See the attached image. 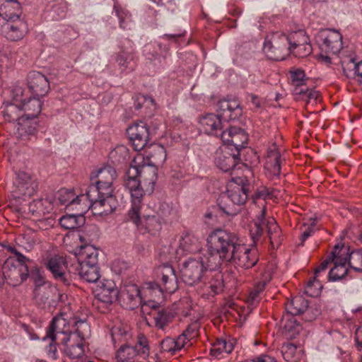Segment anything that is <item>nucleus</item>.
<instances>
[{
    "label": "nucleus",
    "mask_w": 362,
    "mask_h": 362,
    "mask_svg": "<svg viewBox=\"0 0 362 362\" xmlns=\"http://www.w3.org/2000/svg\"><path fill=\"white\" fill-rule=\"evenodd\" d=\"M128 179L125 187L132 198V206L128 213V219L136 227L145 229L152 235H156L161 229L162 221L168 222L174 211L168 204H162L158 215L147 216L141 218L142 199L146 192L151 193L157 179V169L154 164L139 165L134 159L127 171Z\"/></svg>",
    "instance_id": "f257e3e1"
},
{
    "label": "nucleus",
    "mask_w": 362,
    "mask_h": 362,
    "mask_svg": "<svg viewBox=\"0 0 362 362\" xmlns=\"http://www.w3.org/2000/svg\"><path fill=\"white\" fill-rule=\"evenodd\" d=\"M97 178L87 189L88 208L95 214L106 215L112 213L117 206V202L113 196L112 183L117 177L115 169L107 165L99 169L95 174H91L90 179Z\"/></svg>",
    "instance_id": "f03ea898"
},
{
    "label": "nucleus",
    "mask_w": 362,
    "mask_h": 362,
    "mask_svg": "<svg viewBox=\"0 0 362 362\" xmlns=\"http://www.w3.org/2000/svg\"><path fill=\"white\" fill-rule=\"evenodd\" d=\"M218 114L208 113L202 115L199 120L201 130L205 134L221 138L226 128L225 122L238 119L242 115L240 103L235 99H223L218 102Z\"/></svg>",
    "instance_id": "7ed1b4c3"
},
{
    "label": "nucleus",
    "mask_w": 362,
    "mask_h": 362,
    "mask_svg": "<svg viewBox=\"0 0 362 362\" xmlns=\"http://www.w3.org/2000/svg\"><path fill=\"white\" fill-rule=\"evenodd\" d=\"M240 238L237 233L226 229L216 228L206 238L209 265L212 268H220L234 252Z\"/></svg>",
    "instance_id": "20e7f679"
},
{
    "label": "nucleus",
    "mask_w": 362,
    "mask_h": 362,
    "mask_svg": "<svg viewBox=\"0 0 362 362\" xmlns=\"http://www.w3.org/2000/svg\"><path fill=\"white\" fill-rule=\"evenodd\" d=\"M252 184L245 176L233 178L227 190L219 198L220 209L228 216H235L238 209L235 206H241L247 200Z\"/></svg>",
    "instance_id": "39448f33"
},
{
    "label": "nucleus",
    "mask_w": 362,
    "mask_h": 362,
    "mask_svg": "<svg viewBox=\"0 0 362 362\" xmlns=\"http://www.w3.org/2000/svg\"><path fill=\"white\" fill-rule=\"evenodd\" d=\"M11 251L16 257H8L4 262L2 269L8 284L16 286L27 280L29 276V268L33 262L16 249L11 248Z\"/></svg>",
    "instance_id": "423d86ee"
},
{
    "label": "nucleus",
    "mask_w": 362,
    "mask_h": 362,
    "mask_svg": "<svg viewBox=\"0 0 362 362\" xmlns=\"http://www.w3.org/2000/svg\"><path fill=\"white\" fill-rule=\"evenodd\" d=\"M250 233L254 243L262 238L264 240L268 238L273 248L278 247L282 241L280 227L273 218L265 220V209H264L251 227Z\"/></svg>",
    "instance_id": "0eeeda50"
},
{
    "label": "nucleus",
    "mask_w": 362,
    "mask_h": 362,
    "mask_svg": "<svg viewBox=\"0 0 362 362\" xmlns=\"http://www.w3.org/2000/svg\"><path fill=\"white\" fill-rule=\"evenodd\" d=\"M209 264V257L206 254H199L185 260L180 268L183 282L189 286H194L202 281L207 270L218 269L212 268Z\"/></svg>",
    "instance_id": "6e6552de"
},
{
    "label": "nucleus",
    "mask_w": 362,
    "mask_h": 362,
    "mask_svg": "<svg viewBox=\"0 0 362 362\" xmlns=\"http://www.w3.org/2000/svg\"><path fill=\"white\" fill-rule=\"evenodd\" d=\"M157 272L158 278L160 276V282H146L144 284V288L158 297L163 296L164 292L170 294L175 292L178 284L173 267L169 264H163L158 268Z\"/></svg>",
    "instance_id": "1a4fd4ad"
},
{
    "label": "nucleus",
    "mask_w": 362,
    "mask_h": 362,
    "mask_svg": "<svg viewBox=\"0 0 362 362\" xmlns=\"http://www.w3.org/2000/svg\"><path fill=\"white\" fill-rule=\"evenodd\" d=\"M288 45V35L276 32L266 38L263 50L267 57L272 60H284L291 53V47Z\"/></svg>",
    "instance_id": "9d476101"
},
{
    "label": "nucleus",
    "mask_w": 362,
    "mask_h": 362,
    "mask_svg": "<svg viewBox=\"0 0 362 362\" xmlns=\"http://www.w3.org/2000/svg\"><path fill=\"white\" fill-rule=\"evenodd\" d=\"M258 260L257 249L253 245L247 247L240 241L225 264L248 269L254 267Z\"/></svg>",
    "instance_id": "9b49d317"
},
{
    "label": "nucleus",
    "mask_w": 362,
    "mask_h": 362,
    "mask_svg": "<svg viewBox=\"0 0 362 362\" xmlns=\"http://www.w3.org/2000/svg\"><path fill=\"white\" fill-rule=\"evenodd\" d=\"M315 38L320 52L325 54H337L342 49V35L337 30H321Z\"/></svg>",
    "instance_id": "f8f14e48"
},
{
    "label": "nucleus",
    "mask_w": 362,
    "mask_h": 362,
    "mask_svg": "<svg viewBox=\"0 0 362 362\" xmlns=\"http://www.w3.org/2000/svg\"><path fill=\"white\" fill-rule=\"evenodd\" d=\"M76 332H71L67 337L62 339L64 353L71 358H78L84 354L83 341L86 334L79 329L88 328V325L84 321H80L76 323Z\"/></svg>",
    "instance_id": "ddd939ff"
},
{
    "label": "nucleus",
    "mask_w": 362,
    "mask_h": 362,
    "mask_svg": "<svg viewBox=\"0 0 362 362\" xmlns=\"http://www.w3.org/2000/svg\"><path fill=\"white\" fill-rule=\"evenodd\" d=\"M37 187V183L33 177L26 172L20 171L13 182L11 197L16 200H25L34 194Z\"/></svg>",
    "instance_id": "4468645a"
},
{
    "label": "nucleus",
    "mask_w": 362,
    "mask_h": 362,
    "mask_svg": "<svg viewBox=\"0 0 362 362\" xmlns=\"http://www.w3.org/2000/svg\"><path fill=\"white\" fill-rule=\"evenodd\" d=\"M285 315L294 317L307 311L305 320L312 321L320 314V309L309 307L308 300L302 296H296L286 303Z\"/></svg>",
    "instance_id": "2eb2a0df"
},
{
    "label": "nucleus",
    "mask_w": 362,
    "mask_h": 362,
    "mask_svg": "<svg viewBox=\"0 0 362 362\" xmlns=\"http://www.w3.org/2000/svg\"><path fill=\"white\" fill-rule=\"evenodd\" d=\"M66 321L63 318L54 317L47 329L46 335L42 338L43 341H49V344L45 346V351L47 356L52 360L57 358V344L56 341L58 339L59 334H64L60 325H65Z\"/></svg>",
    "instance_id": "dca6fc26"
},
{
    "label": "nucleus",
    "mask_w": 362,
    "mask_h": 362,
    "mask_svg": "<svg viewBox=\"0 0 362 362\" xmlns=\"http://www.w3.org/2000/svg\"><path fill=\"white\" fill-rule=\"evenodd\" d=\"M127 134L135 151H140L147 146L149 130L144 122L140 121L130 125L127 129Z\"/></svg>",
    "instance_id": "f3484780"
},
{
    "label": "nucleus",
    "mask_w": 362,
    "mask_h": 362,
    "mask_svg": "<svg viewBox=\"0 0 362 362\" xmlns=\"http://www.w3.org/2000/svg\"><path fill=\"white\" fill-rule=\"evenodd\" d=\"M240 160L238 152H233L229 146H221L214 153V163L223 172H228L233 169Z\"/></svg>",
    "instance_id": "a211bd4d"
},
{
    "label": "nucleus",
    "mask_w": 362,
    "mask_h": 362,
    "mask_svg": "<svg viewBox=\"0 0 362 362\" xmlns=\"http://www.w3.org/2000/svg\"><path fill=\"white\" fill-rule=\"evenodd\" d=\"M221 140L224 146H229L233 152L240 151L243 148L247 143V136L240 128L230 127L226 128L224 132H222Z\"/></svg>",
    "instance_id": "6ab92c4d"
},
{
    "label": "nucleus",
    "mask_w": 362,
    "mask_h": 362,
    "mask_svg": "<svg viewBox=\"0 0 362 362\" xmlns=\"http://www.w3.org/2000/svg\"><path fill=\"white\" fill-rule=\"evenodd\" d=\"M2 35L9 41L16 42L22 40L28 33V25L21 18L0 22Z\"/></svg>",
    "instance_id": "aec40b11"
},
{
    "label": "nucleus",
    "mask_w": 362,
    "mask_h": 362,
    "mask_svg": "<svg viewBox=\"0 0 362 362\" xmlns=\"http://www.w3.org/2000/svg\"><path fill=\"white\" fill-rule=\"evenodd\" d=\"M118 299L125 309L134 310L141 303L140 290L135 284L125 285L119 292Z\"/></svg>",
    "instance_id": "412c9836"
},
{
    "label": "nucleus",
    "mask_w": 362,
    "mask_h": 362,
    "mask_svg": "<svg viewBox=\"0 0 362 362\" xmlns=\"http://www.w3.org/2000/svg\"><path fill=\"white\" fill-rule=\"evenodd\" d=\"M45 265L55 280L65 284H69L66 272L67 264L63 257L57 255L50 256L47 258Z\"/></svg>",
    "instance_id": "4be33fe9"
},
{
    "label": "nucleus",
    "mask_w": 362,
    "mask_h": 362,
    "mask_svg": "<svg viewBox=\"0 0 362 362\" xmlns=\"http://www.w3.org/2000/svg\"><path fill=\"white\" fill-rule=\"evenodd\" d=\"M27 81L29 90L37 97L45 96L49 89L48 79L39 71L30 72Z\"/></svg>",
    "instance_id": "5701e85b"
},
{
    "label": "nucleus",
    "mask_w": 362,
    "mask_h": 362,
    "mask_svg": "<svg viewBox=\"0 0 362 362\" xmlns=\"http://www.w3.org/2000/svg\"><path fill=\"white\" fill-rule=\"evenodd\" d=\"M57 199L62 206L66 208L74 209V206L85 204L88 202L87 191L86 194H80L76 195L73 189H67L62 188L59 189L57 194Z\"/></svg>",
    "instance_id": "b1692460"
},
{
    "label": "nucleus",
    "mask_w": 362,
    "mask_h": 362,
    "mask_svg": "<svg viewBox=\"0 0 362 362\" xmlns=\"http://www.w3.org/2000/svg\"><path fill=\"white\" fill-rule=\"evenodd\" d=\"M35 118L21 117L16 125V136L23 141L32 140L35 137L37 122Z\"/></svg>",
    "instance_id": "393cba45"
},
{
    "label": "nucleus",
    "mask_w": 362,
    "mask_h": 362,
    "mask_svg": "<svg viewBox=\"0 0 362 362\" xmlns=\"http://www.w3.org/2000/svg\"><path fill=\"white\" fill-rule=\"evenodd\" d=\"M0 4V22H9L21 18V6L17 0H3Z\"/></svg>",
    "instance_id": "a878e982"
},
{
    "label": "nucleus",
    "mask_w": 362,
    "mask_h": 362,
    "mask_svg": "<svg viewBox=\"0 0 362 362\" xmlns=\"http://www.w3.org/2000/svg\"><path fill=\"white\" fill-rule=\"evenodd\" d=\"M160 347L162 351L174 355L182 349L190 347V343L184 334H180L177 339L166 337L161 341Z\"/></svg>",
    "instance_id": "bb28decb"
},
{
    "label": "nucleus",
    "mask_w": 362,
    "mask_h": 362,
    "mask_svg": "<svg viewBox=\"0 0 362 362\" xmlns=\"http://www.w3.org/2000/svg\"><path fill=\"white\" fill-rule=\"evenodd\" d=\"M98 252L90 245L81 246L76 253L78 266L98 265Z\"/></svg>",
    "instance_id": "cd10ccee"
},
{
    "label": "nucleus",
    "mask_w": 362,
    "mask_h": 362,
    "mask_svg": "<svg viewBox=\"0 0 362 362\" xmlns=\"http://www.w3.org/2000/svg\"><path fill=\"white\" fill-rule=\"evenodd\" d=\"M265 168L274 176H279L281 172V154L276 144L268 148Z\"/></svg>",
    "instance_id": "c85d7f7f"
},
{
    "label": "nucleus",
    "mask_w": 362,
    "mask_h": 362,
    "mask_svg": "<svg viewBox=\"0 0 362 362\" xmlns=\"http://www.w3.org/2000/svg\"><path fill=\"white\" fill-rule=\"evenodd\" d=\"M199 239L190 233H183L179 240V247L176 250L178 255H182L185 252H195L200 250Z\"/></svg>",
    "instance_id": "c756f323"
},
{
    "label": "nucleus",
    "mask_w": 362,
    "mask_h": 362,
    "mask_svg": "<svg viewBox=\"0 0 362 362\" xmlns=\"http://www.w3.org/2000/svg\"><path fill=\"white\" fill-rule=\"evenodd\" d=\"M42 97H37L33 95V97L25 98L21 103V107L24 112L21 117L36 118L42 110Z\"/></svg>",
    "instance_id": "7c9ffc66"
},
{
    "label": "nucleus",
    "mask_w": 362,
    "mask_h": 362,
    "mask_svg": "<svg viewBox=\"0 0 362 362\" xmlns=\"http://www.w3.org/2000/svg\"><path fill=\"white\" fill-rule=\"evenodd\" d=\"M348 248L344 255L338 254L334 263V267L329 272V279L336 281L342 279L347 274L348 269L346 267L347 262Z\"/></svg>",
    "instance_id": "2f4dec72"
},
{
    "label": "nucleus",
    "mask_w": 362,
    "mask_h": 362,
    "mask_svg": "<svg viewBox=\"0 0 362 362\" xmlns=\"http://www.w3.org/2000/svg\"><path fill=\"white\" fill-rule=\"evenodd\" d=\"M66 4L63 1H56L46 8L45 17L50 21H59L66 17Z\"/></svg>",
    "instance_id": "473e14b6"
},
{
    "label": "nucleus",
    "mask_w": 362,
    "mask_h": 362,
    "mask_svg": "<svg viewBox=\"0 0 362 362\" xmlns=\"http://www.w3.org/2000/svg\"><path fill=\"white\" fill-rule=\"evenodd\" d=\"M234 349V343L233 340L226 339H217L211 344L210 348V354L215 358L223 357L225 354L232 352Z\"/></svg>",
    "instance_id": "72a5a7b5"
},
{
    "label": "nucleus",
    "mask_w": 362,
    "mask_h": 362,
    "mask_svg": "<svg viewBox=\"0 0 362 362\" xmlns=\"http://www.w3.org/2000/svg\"><path fill=\"white\" fill-rule=\"evenodd\" d=\"M223 288V275L221 273H216L213 276H208V281L203 283L202 289L204 294L214 296L219 293Z\"/></svg>",
    "instance_id": "f704fd0d"
},
{
    "label": "nucleus",
    "mask_w": 362,
    "mask_h": 362,
    "mask_svg": "<svg viewBox=\"0 0 362 362\" xmlns=\"http://www.w3.org/2000/svg\"><path fill=\"white\" fill-rule=\"evenodd\" d=\"M153 317L156 328L166 332L174 318V315L170 310L162 308L156 311Z\"/></svg>",
    "instance_id": "c9c22d12"
},
{
    "label": "nucleus",
    "mask_w": 362,
    "mask_h": 362,
    "mask_svg": "<svg viewBox=\"0 0 362 362\" xmlns=\"http://www.w3.org/2000/svg\"><path fill=\"white\" fill-rule=\"evenodd\" d=\"M86 218L82 214H66L59 219L60 226L66 230L77 229L85 224Z\"/></svg>",
    "instance_id": "e433bc0d"
},
{
    "label": "nucleus",
    "mask_w": 362,
    "mask_h": 362,
    "mask_svg": "<svg viewBox=\"0 0 362 362\" xmlns=\"http://www.w3.org/2000/svg\"><path fill=\"white\" fill-rule=\"evenodd\" d=\"M282 320L285 322L284 325V335L288 339L296 338L302 330L301 325L297 322L294 317L288 315H284Z\"/></svg>",
    "instance_id": "4c0bfd02"
},
{
    "label": "nucleus",
    "mask_w": 362,
    "mask_h": 362,
    "mask_svg": "<svg viewBox=\"0 0 362 362\" xmlns=\"http://www.w3.org/2000/svg\"><path fill=\"white\" fill-rule=\"evenodd\" d=\"M52 209V204L47 199H35L28 205L29 211L37 217L49 214Z\"/></svg>",
    "instance_id": "58836bf2"
},
{
    "label": "nucleus",
    "mask_w": 362,
    "mask_h": 362,
    "mask_svg": "<svg viewBox=\"0 0 362 362\" xmlns=\"http://www.w3.org/2000/svg\"><path fill=\"white\" fill-rule=\"evenodd\" d=\"M77 270L81 278L88 283H97L100 279L98 265L78 266Z\"/></svg>",
    "instance_id": "ea45409f"
},
{
    "label": "nucleus",
    "mask_w": 362,
    "mask_h": 362,
    "mask_svg": "<svg viewBox=\"0 0 362 362\" xmlns=\"http://www.w3.org/2000/svg\"><path fill=\"white\" fill-rule=\"evenodd\" d=\"M346 252V247L344 245H340V244H337L331 252V254L327 257L326 259H325L320 265L316 268L315 270V276L314 279H317L319 274L322 272H325L327 269V266L330 262L334 263L335 259L338 254L344 255Z\"/></svg>",
    "instance_id": "a19ab883"
},
{
    "label": "nucleus",
    "mask_w": 362,
    "mask_h": 362,
    "mask_svg": "<svg viewBox=\"0 0 362 362\" xmlns=\"http://www.w3.org/2000/svg\"><path fill=\"white\" fill-rule=\"evenodd\" d=\"M131 337L132 334L127 326L122 325H115L111 329V337L115 346H116L117 344L122 342L125 344Z\"/></svg>",
    "instance_id": "79ce46f5"
},
{
    "label": "nucleus",
    "mask_w": 362,
    "mask_h": 362,
    "mask_svg": "<svg viewBox=\"0 0 362 362\" xmlns=\"http://www.w3.org/2000/svg\"><path fill=\"white\" fill-rule=\"evenodd\" d=\"M301 349L292 343H285L281 346V354L288 362H298L301 358Z\"/></svg>",
    "instance_id": "37998d69"
},
{
    "label": "nucleus",
    "mask_w": 362,
    "mask_h": 362,
    "mask_svg": "<svg viewBox=\"0 0 362 362\" xmlns=\"http://www.w3.org/2000/svg\"><path fill=\"white\" fill-rule=\"evenodd\" d=\"M113 10L119 19V27L124 30H130L133 25L131 13L119 4L115 3Z\"/></svg>",
    "instance_id": "c03bdc74"
},
{
    "label": "nucleus",
    "mask_w": 362,
    "mask_h": 362,
    "mask_svg": "<svg viewBox=\"0 0 362 362\" xmlns=\"http://www.w3.org/2000/svg\"><path fill=\"white\" fill-rule=\"evenodd\" d=\"M139 354L140 351L137 350V346H130L125 343L117 351L116 358L120 362H131Z\"/></svg>",
    "instance_id": "a18cd8bd"
},
{
    "label": "nucleus",
    "mask_w": 362,
    "mask_h": 362,
    "mask_svg": "<svg viewBox=\"0 0 362 362\" xmlns=\"http://www.w3.org/2000/svg\"><path fill=\"white\" fill-rule=\"evenodd\" d=\"M22 108L21 104L9 103L6 105L5 109L3 110V115L4 119L8 122L16 121L19 122V119L21 118Z\"/></svg>",
    "instance_id": "49530a36"
},
{
    "label": "nucleus",
    "mask_w": 362,
    "mask_h": 362,
    "mask_svg": "<svg viewBox=\"0 0 362 362\" xmlns=\"http://www.w3.org/2000/svg\"><path fill=\"white\" fill-rule=\"evenodd\" d=\"M347 261L350 267L356 272H362V249L348 252Z\"/></svg>",
    "instance_id": "de8ad7c7"
},
{
    "label": "nucleus",
    "mask_w": 362,
    "mask_h": 362,
    "mask_svg": "<svg viewBox=\"0 0 362 362\" xmlns=\"http://www.w3.org/2000/svg\"><path fill=\"white\" fill-rule=\"evenodd\" d=\"M51 288L49 286L44 287L34 288L33 298L36 303L40 306L46 303L50 297Z\"/></svg>",
    "instance_id": "09e8293b"
},
{
    "label": "nucleus",
    "mask_w": 362,
    "mask_h": 362,
    "mask_svg": "<svg viewBox=\"0 0 362 362\" xmlns=\"http://www.w3.org/2000/svg\"><path fill=\"white\" fill-rule=\"evenodd\" d=\"M29 276L33 280L35 288L44 287L49 285V282L46 281L42 275L40 268L37 267H30L29 268Z\"/></svg>",
    "instance_id": "8fccbe9b"
},
{
    "label": "nucleus",
    "mask_w": 362,
    "mask_h": 362,
    "mask_svg": "<svg viewBox=\"0 0 362 362\" xmlns=\"http://www.w3.org/2000/svg\"><path fill=\"white\" fill-rule=\"evenodd\" d=\"M95 295L100 301L108 305L118 299L119 291L117 289L100 290Z\"/></svg>",
    "instance_id": "3c124183"
},
{
    "label": "nucleus",
    "mask_w": 362,
    "mask_h": 362,
    "mask_svg": "<svg viewBox=\"0 0 362 362\" xmlns=\"http://www.w3.org/2000/svg\"><path fill=\"white\" fill-rule=\"evenodd\" d=\"M289 47H291V50L292 48H295L298 45L303 44L308 41H309V37L305 35V33L299 30L298 31L291 33L289 35Z\"/></svg>",
    "instance_id": "603ef678"
},
{
    "label": "nucleus",
    "mask_w": 362,
    "mask_h": 362,
    "mask_svg": "<svg viewBox=\"0 0 362 362\" xmlns=\"http://www.w3.org/2000/svg\"><path fill=\"white\" fill-rule=\"evenodd\" d=\"M291 83L295 88H304L305 83V74L304 71L301 69H295L290 71Z\"/></svg>",
    "instance_id": "864d4df0"
},
{
    "label": "nucleus",
    "mask_w": 362,
    "mask_h": 362,
    "mask_svg": "<svg viewBox=\"0 0 362 362\" xmlns=\"http://www.w3.org/2000/svg\"><path fill=\"white\" fill-rule=\"evenodd\" d=\"M264 276L265 277L262 281L257 282L250 292V297L252 302L257 300L259 293L264 289L265 286L272 279L270 273H266Z\"/></svg>",
    "instance_id": "5fc2aeb1"
},
{
    "label": "nucleus",
    "mask_w": 362,
    "mask_h": 362,
    "mask_svg": "<svg viewBox=\"0 0 362 362\" xmlns=\"http://www.w3.org/2000/svg\"><path fill=\"white\" fill-rule=\"evenodd\" d=\"M293 93L296 95H302L303 98L308 103H316L320 96V93L318 91L308 90L305 87H304L303 88H300L299 90L298 88H295L293 89Z\"/></svg>",
    "instance_id": "6e6d98bb"
},
{
    "label": "nucleus",
    "mask_w": 362,
    "mask_h": 362,
    "mask_svg": "<svg viewBox=\"0 0 362 362\" xmlns=\"http://www.w3.org/2000/svg\"><path fill=\"white\" fill-rule=\"evenodd\" d=\"M133 60V55L127 52L122 51L118 54L116 58V61L119 66L122 68V71L125 69H133V65L131 64Z\"/></svg>",
    "instance_id": "4d7b16f0"
},
{
    "label": "nucleus",
    "mask_w": 362,
    "mask_h": 362,
    "mask_svg": "<svg viewBox=\"0 0 362 362\" xmlns=\"http://www.w3.org/2000/svg\"><path fill=\"white\" fill-rule=\"evenodd\" d=\"M309 223H304L303 227L305 228V229L303 230V228H300L302 230V233L300 238V244L303 245L305 241L310 237L313 234H314L315 231L316 230L315 226L317 220L316 218H310L309 220Z\"/></svg>",
    "instance_id": "13d9d810"
},
{
    "label": "nucleus",
    "mask_w": 362,
    "mask_h": 362,
    "mask_svg": "<svg viewBox=\"0 0 362 362\" xmlns=\"http://www.w3.org/2000/svg\"><path fill=\"white\" fill-rule=\"evenodd\" d=\"M322 285L317 279L309 280L305 288V293L311 297L318 296L320 293Z\"/></svg>",
    "instance_id": "bf43d9fd"
},
{
    "label": "nucleus",
    "mask_w": 362,
    "mask_h": 362,
    "mask_svg": "<svg viewBox=\"0 0 362 362\" xmlns=\"http://www.w3.org/2000/svg\"><path fill=\"white\" fill-rule=\"evenodd\" d=\"M312 52V47L309 43V41L298 45L295 48H292L291 53H292L296 57H305L309 55Z\"/></svg>",
    "instance_id": "052dcab7"
},
{
    "label": "nucleus",
    "mask_w": 362,
    "mask_h": 362,
    "mask_svg": "<svg viewBox=\"0 0 362 362\" xmlns=\"http://www.w3.org/2000/svg\"><path fill=\"white\" fill-rule=\"evenodd\" d=\"M200 325L198 322L191 323L182 334L185 336L187 339L190 343V346L193 344V340L198 336Z\"/></svg>",
    "instance_id": "680f3d73"
},
{
    "label": "nucleus",
    "mask_w": 362,
    "mask_h": 362,
    "mask_svg": "<svg viewBox=\"0 0 362 362\" xmlns=\"http://www.w3.org/2000/svg\"><path fill=\"white\" fill-rule=\"evenodd\" d=\"M135 346H137V350L140 351L139 355L145 358L148 355L149 348L148 339L145 335L139 334L137 336V344Z\"/></svg>",
    "instance_id": "e2e57ef3"
},
{
    "label": "nucleus",
    "mask_w": 362,
    "mask_h": 362,
    "mask_svg": "<svg viewBox=\"0 0 362 362\" xmlns=\"http://www.w3.org/2000/svg\"><path fill=\"white\" fill-rule=\"evenodd\" d=\"M151 148L152 152L154 153V154H151V156L154 158L155 162L158 164L163 163L166 159L165 148L159 145H152Z\"/></svg>",
    "instance_id": "0e129e2a"
},
{
    "label": "nucleus",
    "mask_w": 362,
    "mask_h": 362,
    "mask_svg": "<svg viewBox=\"0 0 362 362\" xmlns=\"http://www.w3.org/2000/svg\"><path fill=\"white\" fill-rule=\"evenodd\" d=\"M96 287L94 289V293L96 294L97 292H100V290H113L117 289L115 286V284L113 281L109 279H100L98 281L97 283H94Z\"/></svg>",
    "instance_id": "69168bd1"
},
{
    "label": "nucleus",
    "mask_w": 362,
    "mask_h": 362,
    "mask_svg": "<svg viewBox=\"0 0 362 362\" xmlns=\"http://www.w3.org/2000/svg\"><path fill=\"white\" fill-rule=\"evenodd\" d=\"M13 99L16 103L21 104L26 98L25 90L21 86H15L11 90Z\"/></svg>",
    "instance_id": "338daca9"
},
{
    "label": "nucleus",
    "mask_w": 362,
    "mask_h": 362,
    "mask_svg": "<svg viewBox=\"0 0 362 362\" xmlns=\"http://www.w3.org/2000/svg\"><path fill=\"white\" fill-rule=\"evenodd\" d=\"M347 66L349 69L352 68L354 76H358L359 81L362 82V60L358 63H356L354 60L351 59Z\"/></svg>",
    "instance_id": "774afa93"
}]
</instances>
